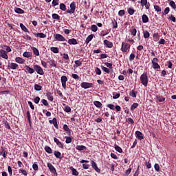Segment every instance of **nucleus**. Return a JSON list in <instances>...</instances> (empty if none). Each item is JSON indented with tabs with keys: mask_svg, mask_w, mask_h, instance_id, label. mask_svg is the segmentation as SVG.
<instances>
[{
	"mask_svg": "<svg viewBox=\"0 0 176 176\" xmlns=\"http://www.w3.org/2000/svg\"><path fill=\"white\" fill-rule=\"evenodd\" d=\"M32 50H33V54H34V56H39V50H38V48L33 47H32Z\"/></svg>",
	"mask_w": 176,
	"mask_h": 176,
	"instance_id": "obj_26",
	"label": "nucleus"
},
{
	"mask_svg": "<svg viewBox=\"0 0 176 176\" xmlns=\"http://www.w3.org/2000/svg\"><path fill=\"white\" fill-rule=\"evenodd\" d=\"M71 170L72 171V175H76V176L79 175V172H78V170H76V169H75L74 168L72 167Z\"/></svg>",
	"mask_w": 176,
	"mask_h": 176,
	"instance_id": "obj_34",
	"label": "nucleus"
},
{
	"mask_svg": "<svg viewBox=\"0 0 176 176\" xmlns=\"http://www.w3.org/2000/svg\"><path fill=\"white\" fill-rule=\"evenodd\" d=\"M23 57H26L27 58H29V57H31V52H25L23 54Z\"/></svg>",
	"mask_w": 176,
	"mask_h": 176,
	"instance_id": "obj_45",
	"label": "nucleus"
},
{
	"mask_svg": "<svg viewBox=\"0 0 176 176\" xmlns=\"http://www.w3.org/2000/svg\"><path fill=\"white\" fill-rule=\"evenodd\" d=\"M124 10H121L118 12V16H120V17H122V16H124Z\"/></svg>",
	"mask_w": 176,
	"mask_h": 176,
	"instance_id": "obj_57",
	"label": "nucleus"
},
{
	"mask_svg": "<svg viewBox=\"0 0 176 176\" xmlns=\"http://www.w3.org/2000/svg\"><path fill=\"white\" fill-rule=\"evenodd\" d=\"M157 61H159V59L157 58H154L152 60V65H153V68L154 69H160V65L159 63H157Z\"/></svg>",
	"mask_w": 176,
	"mask_h": 176,
	"instance_id": "obj_5",
	"label": "nucleus"
},
{
	"mask_svg": "<svg viewBox=\"0 0 176 176\" xmlns=\"http://www.w3.org/2000/svg\"><path fill=\"white\" fill-rule=\"evenodd\" d=\"M93 38H94V34H90L89 36H88L85 40V43H87V45H89V43H90V41H91Z\"/></svg>",
	"mask_w": 176,
	"mask_h": 176,
	"instance_id": "obj_19",
	"label": "nucleus"
},
{
	"mask_svg": "<svg viewBox=\"0 0 176 176\" xmlns=\"http://www.w3.org/2000/svg\"><path fill=\"white\" fill-rule=\"evenodd\" d=\"M47 167L51 173L53 174H57V170H56V168L51 163L47 164Z\"/></svg>",
	"mask_w": 176,
	"mask_h": 176,
	"instance_id": "obj_10",
	"label": "nucleus"
},
{
	"mask_svg": "<svg viewBox=\"0 0 176 176\" xmlns=\"http://www.w3.org/2000/svg\"><path fill=\"white\" fill-rule=\"evenodd\" d=\"M41 102L43 104V105H45V107H47V105H49V102H47V100L45 99L41 100Z\"/></svg>",
	"mask_w": 176,
	"mask_h": 176,
	"instance_id": "obj_59",
	"label": "nucleus"
},
{
	"mask_svg": "<svg viewBox=\"0 0 176 176\" xmlns=\"http://www.w3.org/2000/svg\"><path fill=\"white\" fill-rule=\"evenodd\" d=\"M34 101L35 104H39V101H41V98H39L38 96H36L34 98Z\"/></svg>",
	"mask_w": 176,
	"mask_h": 176,
	"instance_id": "obj_63",
	"label": "nucleus"
},
{
	"mask_svg": "<svg viewBox=\"0 0 176 176\" xmlns=\"http://www.w3.org/2000/svg\"><path fill=\"white\" fill-rule=\"evenodd\" d=\"M129 96H131V97H133L134 98H135V97H137V92H135V91H134V90H132L129 93Z\"/></svg>",
	"mask_w": 176,
	"mask_h": 176,
	"instance_id": "obj_43",
	"label": "nucleus"
},
{
	"mask_svg": "<svg viewBox=\"0 0 176 176\" xmlns=\"http://www.w3.org/2000/svg\"><path fill=\"white\" fill-rule=\"evenodd\" d=\"M142 23H148L149 21V18L146 14H143L142 16Z\"/></svg>",
	"mask_w": 176,
	"mask_h": 176,
	"instance_id": "obj_22",
	"label": "nucleus"
},
{
	"mask_svg": "<svg viewBox=\"0 0 176 176\" xmlns=\"http://www.w3.org/2000/svg\"><path fill=\"white\" fill-rule=\"evenodd\" d=\"M150 34H149V32L148 31H144V38H145V39L149 38Z\"/></svg>",
	"mask_w": 176,
	"mask_h": 176,
	"instance_id": "obj_52",
	"label": "nucleus"
},
{
	"mask_svg": "<svg viewBox=\"0 0 176 176\" xmlns=\"http://www.w3.org/2000/svg\"><path fill=\"white\" fill-rule=\"evenodd\" d=\"M52 19H54V20H60V16L57 14H53Z\"/></svg>",
	"mask_w": 176,
	"mask_h": 176,
	"instance_id": "obj_55",
	"label": "nucleus"
},
{
	"mask_svg": "<svg viewBox=\"0 0 176 176\" xmlns=\"http://www.w3.org/2000/svg\"><path fill=\"white\" fill-rule=\"evenodd\" d=\"M91 164L92 166V168H94L96 173H101V170L98 168V166H97V163H96L94 161H91Z\"/></svg>",
	"mask_w": 176,
	"mask_h": 176,
	"instance_id": "obj_9",
	"label": "nucleus"
},
{
	"mask_svg": "<svg viewBox=\"0 0 176 176\" xmlns=\"http://www.w3.org/2000/svg\"><path fill=\"white\" fill-rule=\"evenodd\" d=\"M115 149L119 153H122V152H123V150L122 149V148L120 146H118V145L115 146Z\"/></svg>",
	"mask_w": 176,
	"mask_h": 176,
	"instance_id": "obj_41",
	"label": "nucleus"
},
{
	"mask_svg": "<svg viewBox=\"0 0 176 176\" xmlns=\"http://www.w3.org/2000/svg\"><path fill=\"white\" fill-rule=\"evenodd\" d=\"M101 69H102V71L106 74H111V70L106 67L101 66Z\"/></svg>",
	"mask_w": 176,
	"mask_h": 176,
	"instance_id": "obj_32",
	"label": "nucleus"
},
{
	"mask_svg": "<svg viewBox=\"0 0 176 176\" xmlns=\"http://www.w3.org/2000/svg\"><path fill=\"white\" fill-rule=\"evenodd\" d=\"M19 174H22V175H24V176L28 175V171H27L26 170L23 169V168H20L19 170Z\"/></svg>",
	"mask_w": 176,
	"mask_h": 176,
	"instance_id": "obj_21",
	"label": "nucleus"
},
{
	"mask_svg": "<svg viewBox=\"0 0 176 176\" xmlns=\"http://www.w3.org/2000/svg\"><path fill=\"white\" fill-rule=\"evenodd\" d=\"M157 100L159 102H164V101H166V98L162 96H157Z\"/></svg>",
	"mask_w": 176,
	"mask_h": 176,
	"instance_id": "obj_30",
	"label": "nucleus"
},
{
	"mask_svg": "<svg viewBox=\"0 0 176 176\" xmlns=\"http://www.w3.org/2000/svg\"><path fill=\"white\" fill-rule=\"evenodd\" d=\"M134 9L133 8H129L128 9V13L131 15L133 16V14H134Z\"/></svg>",
	"mask_w": 176,
	"mask_h": 176,
	"instance_id": "obj_58",
	"label": "nucleus"
},
{
	"mask_svg": "<svg viewBox=\"0 0 176 176\" xmlns=\"http://www.w3.org/2000/svg\"><path fill=\"white\" fill-rule=\"evenodd\" d=\"M154 9H155V10H156V12H157V13H159V12H162V8H160L159 6H157V5H155L154 6Z\"/></svg>",
	"mask_w": 176,
	"mask_h": 176,
	"instance_id": "obj_46",
	"label": "nucleus"
},
{
	"mask_svg": "<svg viewBox=\"0 0 176 176\" xmlns=\"http://www.w3.org/2000/svg\"><path fill=\"white\" fill-rule=\"evenodd\" d=\"M15 61L16 63H18V64H24V63H25V60L21 57H16Z\"/></svg>",
	"mask_w": 176,
	"mask_h": 176,
	"instance_id": "obj_17",
	"label": "nucleus"
},
{
	"mask_svg": "<svg viewBox=\"0 0 176 176\" xmlns=\"http://www.w3.org/2000/svg\"><path fill=\"white\" fill-rule=\"evenodd\" d=\"M65 138L66 139V144H71L72 142V138L71 137L65 136Z\"/></svg>",
	"mask_w": 176,
	"mask_h": 176,
	"instance_id": "obj_42",
	"label": "nucleus"
},
{
	"mask_svg": "<svg viewBox=\"0 0 176 176\" xmlns=\"http://www.w3.org/2000/svg\"><path fill=\"white\" fill-rule=\"evenodd\" d=\"M95 72L97 75H101V69H100L98 67L95 69Z\"/></svg>",
	"mask_w": 176,
	"mask_h": 176,
	"instance_id": "obj_61",
	"label": "nucleus"
},
{
	"mask_svg": "<svg viewBox=\"0 0 176 176\" xmlns=\"http://www.w3.org/2000/svg\"><path fill=\"white\" fill-rule=\"evenodd\" d=\"M140 80L142 85L146 87L148 86V76L146 75V73H144L143 74L141 75L140 76Z\"/></svg>",
	"mask_w": 176,
	"mask_h": 176,
	"instance_id": "obj_1",
	"label": "nucleus"
},
{
	"mask_svg": "<svg viewBox=\"0 0 176 176\" xmlns=\"http://www.w3.org/2000/svg\"><path fill=\"white\" fill-rule=\"evenodd\" d=\"M60 81L62 83V87H63V89H67V82L68 81V78H67L65 76H63L60 78Z\"/></svg>",
	"mask_w": 176,
	"mask_h": 176,
	"instance_id": "obj_7",
	"label": "nucleus"
},
{
	"mask_svg": "<svg viewBox=\"0 0 176 176\" xmlns=\"http://www.w3.org/2000/svg\"><path fill=\"white\" fill-rule=\"evenodd\" d=\"M50 124H54L56 129H58V124H57V119L53 118L52 120H50Z\"/></svg>",
	"mask_w": 176,
	"mask_h": 176,
	"instance_id": "obj_15",
	"label": "nucleus"
},
{
	"mask_svg": "<svg viewBox=\"0 0 176 176\" xmlns=\"http://www.w3.org/2000/svg\"><path fill=\"white\" fill-rule=\"evenodd\" d=\"M25 69L26 70V72H28L29 74H34V72H35L34 69L31 68L28 65L25 66Z\"/></svg>",
	"mask_w": 176,
	"mask_h": 176,
	"instance_id": "obj_14",
	"label": "nucleus"
},
{
	"mask_svg": "<svg viewBox=\"0 0 176 176\" xmlns=\"http://www.w3.org/2000/svg\"><path fill=\"white\" fill-rule=\"evenodd\" d=\"M138 3H140L142 7L145 6L146 9L151 8V3L148 2V0H141L138 1Z\"/></svg>",
	"mask_w": 176,
	"mask_h": 176,
	"instance_id": "obj_6",
	"label": "nucleus"
},
{
	"mask_svg": "<svg viewBox=\"0 0 176 176\" xmlns=\"http://www.w3.org/2000/svg\"><path fill=\"white\" fill-rule=\"evenodd\" d=\"M104 45H105V46H107V47H113V43H112V42L108 41V40H104Z\"/></svg>",
	"mask_w": 176,
	"mask_h": 176,
	"instance_id": "obj_12",
	"label": "nucleus"
},
{
	"mask_svg": "<svg viewBox=\"0 0 176 176\" xmlns=\"http://www.w3.org/2000/svg\"><path fill=\"white\" fill-rule=\"evenodd\" d=\"M20 27H21V30L23 31H24V32H28V29H27V28L24 25V24L21 23Z\"/></svg>",
	"mask_w": 176,
	"mask_h": 176,
	"instance_id": "obj_37",
	"label": "nucleus"
},
{
	"mask_svg": "<svg viewBox=\"0 0 176 176\" xmlns=\"http://www.w3.org/2000/svg\"><path fill=\"white\" fill-rule=\"evenodd\" d=\"M76 149H77V151H85L86 150V146L83 145H78L76 146Z\"/></svg>",
	"mask_w": 176,
	"mask_h": 176,
	"instance_id": "obj_29",
	"label": "nucleus"
},
{
	"mask_svg": "<svg viewBox=\"0 0 176 176\" xmlns=\"http://www.w3.org/2000/svg\"><path fill=\"white\" fill-rule=\"evenodd\" d=\"M33 68L34 71H36V72L38 74V75H43L45 74V72H43V69H42V67L38 65H34L33 66Z\"/></svg>",
	"mask_w": 176,
	"mask_h": 176,
	"instance_id": "obj_3",
	"label": "nucleus"
},
{
	"mask_svg": "<svg viewBox=\"0 0 176 176\" xmlns=\"http://www.w3.org/2000/svg\"><path fill=\"white\" fill-rule=\"evenodd\" d=\"M4 126H5L6 129L10 130V125L9 124V122H8V121H6L4 122Z\"/></svg>",
	"mask_w": 176,
	"mask_h": 176,
	"instance_id": "obj_60",
	"label": "nucleus"
},
{
	"mask_svg": "<svg viewBox=\"0 0 176 176\" xmlns=\"http://www.w3.org/2000/svg\"><path fill=\"white\" fill-rule=\"evenodd\" d=\"M51 52H52L53 53H58V48L56 47H52L50 48Z\"/></svg>",
	"mask_w": 176,
	"mask_h": 176,
	"instance_id": "obj_44",
	"label": "nucleus"
},
{
	"mask_svg": "<svg viewBox=\"0 0 176 176\" xmlns=\"http://www.w3.org/2000/svg\"><path fill=\"white\" fill-rule=\"evenodd\" d=\"M8 171L9 173L10 176L13 175V171H12V167L10 166H8Z\"/></svg>",
	"mask_w": 176,
	"mask_h": 176,
	"instance_id": "obj_54",
	"label": "nucleus"
},
{
	"mask_svg": "<svg viewBox=\"0 0 176 176\" xmlns=\"http://www.w3.org/2000/svg\"><path fill=\"white\" fill-rule=\"evenodd\" d=\"M34 90H36V91H41V90H42V86L38 84H36L34 85Z\"/></svg>",
	"mask_w": 176,
	"mask_h": 176,
	"instance_id": "obj_38",
	"label": "nucleus"
},
{
	"mask_svg": "<svg viewBox=\"0 0 176 176\" xmlns=\"http://www.w3.org/2000/svg\"><path fill=\"white\" fill-rule=\"evenodd\" d=\"M70 9L75 12V10L76 9V4L75 3V1L71 3Z\"/></svg>",
	"mask_w": 176,
	"mask_h": 176,
	"instance_id": "obj_25",
	"label": "nucleus"
},
{
	"mask_svg": "<svg viewBox=\"0 0 176 176\" xmlns=\"http://www.w3.org/2000/svg\"><path fill=\"white\" fill-rule=\"evenodd\" d=\"M91 31H93V32H97V31L98 30V28L96 25H92L91 26Z\"/></svg>",
	"mask_w": 176,
	"mask_h": 176,
	"instance_id": "obj_39",
	"label": "nucleus"
},
{
	"mask_svg": "<svg viewBox=\"0 0 176 176\" xmlns=\"http://www.w3.org/2000/svg\"><path fill=\"white\" fill-rule=\"evenodd\" d=\"M54 141L55 143H56V145H58V146L59 148H61V149H63V148H64L63 143H61V142H60V140H58V139H57L56 138H54Z\"/></svg>",
	"mask_w": 176,
	"mask_h": 176,
	"instance_id": "obj_13",
	"label": "nucleus"
},
{
	"mask_svg": "<svg viewBox=\"0 0 176 176\" xmlns=\"http://www.w3.org/2000/svg\"><path fill=\"white\" fill-rule=\"evenodd\" d=\"M154 168L155 171H157V172L160 171V165H159V164H155Z\"/></svg>",
	"mask_w": 176,
	"mask_h": 176,
	"instance_id": "obj_49",
	"label": "nucleus"
},
{
	"mask_svg": "<svg viewBox=\"0 0 176 176\" xmlns=\"http://www.w3.org/2000/svg\"><path fill=\"white\" fill-rule=\"evenodd\" d=\"M57 5H58V0H53L52 6H57Z\"/></svg>",
	"mask_w": 176,
	"mask_h": 176,
	"instance_id": "obj_64",
	"label": "nucleus"
},
{
	"mask_svg": "<svg viewBox=\"0 0 176 176\" xmlns=\"http://www.w3.org/2000/svg\"><path fill=\"white\" fill-rule=\"evenodd\" d=\"M170 5L171 8H173V9H176V5H175V2H174V1H170Z\"/></svg>",
	"mask_w": 176,
	"mask_h": 176,
	"instance_id": "obj_56",
	"label": "nucleus"
},
{
	"mask_svg": "<svg viewBox=\"0 0 176 176\" xmlns=\"http://www.w3.org/2000/svg\"><path fill=\"white\" fill-rule=\"evenodd\" d=\"M82 89H90L93 87V83L83 82L80 84Z\"/></svg>",
	"mask_w": 176,
	"mask_h": 176,
	"instance_id": "obj_8",
	"label": "nucleus"
},
{
	"mask_svg": "<svg viewBox=\"0 0 176 176\" xmlns=\"http://www.w3.org/2000/svg\"><path fill=\"white\" fill-rule=\"evenodd\" d=\"M45 151L47 153H53V151L52 150V148L50 147H49V146H46L45 147Z\"/></svg>",
	"mask_w": 176,
	"mask_h": 176,
	"instance_id": "obj_36",
	"label": "nucleus"
},
{
	"mask_svg": "<svg viewBox=\"0 0 176 176\" xmlns=\"http://www.w3.org/2000/svg\"><path fill=\"white\" fill-rule=\"evenodd\" d=\"M104 65H106V67H107V68H109L110 69H112L113 67V64L112 63H109L108 62L104 63Z\"/></svg>",
	"mask_w": 176,
	"mask_h": 176,
	"instance_id": "obj_53",
	"label": "nucleus"
},
{
	"mask_svg": "<svg viewBox=\"0 0 176 176\" xmlns=\"http://www.w3.org/2000/svg\"><path fill=\"white\" fill-rule=\"evenodd\" d=\"M9 68L10 69H17L19 67V65L17 63H11L10 65H8Z\"/></svg>",
	"mask_w": 176,
	"mask_h": 176,
	"instance_id": "obj_18",
	"label": "nucleus"
},
{
	"mask_svg": "<svg viewBox=\"0 0 176 176\" xmlns=\"http://www.w3.org/2000/svg\"><path fill=\"white\" fill-rule=\"evenodd\" d=\"M54 39L56 41H58L59 42H65L67 41V39L60 34H55Z\"/></svg>",
	"mask_w": 176,
	"mask_h": 176,
	"instance_id": "obj_4",
	"label": "nucleus"
},
{
	"mask_svg": "<svg viewBox=\"0 0 176 176\" xmlns=\"http://www.w3.org/2000/svg\"><path fill=\"white\" fill-rule=\"evenodd\" d=\"M135 135L138 140H144V136L142 135V133L140 131H137L135 132Z\"/></svg>",
	"mask_w": 176,
	"mask_h": 176,
	"instance_id": "obj_16",
	"label": "nucleus"
},
{
	"mask_svg": "<svg viewBox=\"0 0 176 176\" xmlns=\"http://www.w3.org/2000/svg\"><path fill=\"white\" fill-rule=\"evenodd\" d=\"M60 10H63L65 12V10H67V6H65V4H64V3H60Z\"/></svg>",
	"mask_w": 176,
	"mask_h": 176,
	"instance_id": "obj_47",
	"label": "nucleus"
},
{
	"mask_svg": "<svg viewBox=\"0 0 176 176\" xmlns=\"http://www.w3.org/2000/svg\"><path fill=\"white\" fill-rule=\"evenodd\" d=\"M64 111H65L67 113H69L71 112V107L69 106H66Z\"/></svg>",
	"mask_w": 176,
	"mask_h": 176,
	"instance_id": "obj_62",
	"label": "nucleus"
},
{
	"mask_svg": "<svg viewBox=\"0 0 176 176\" xmlns=\"http://www.w3.org/2000/svg\"><path fill=\"white\" fill-rule=\"evenodd\" d=\"M69 45H78V41L75 38H71L68 40Z\"/></svg>",
	"mask_w": 176,
	"mask_h": 176,
	"instance_id": "obj_20",
	"label": "nucleus"
},
{
	"mask_svg": "<svg viewBox=\"0 0 176 176\" xmlns=\"http://www.w3.org/2000/svg\"><path fill=\"white\" fill-rule=\"evenodd\" d=\"M130 47H131V45L129 44V43L122 42L121 52H123L124 53H127V50H129Z\"/></svg>",
	"mask_w": 176,
	"mask_h": 176,
	"instance_id": "obj_2",
	"label": "nucleus"
},
{
	"mask_svg": "<svg viewBox=\"0 0 176 176\" xmlns=\"http://www.w3.org/2000/svg\"><path fill=\"white\" fill-rule=\"evenodd\" d=\"M46 96H47V99L49 100V101H53V96H52V93L47 92L46 94Z\"/></svg>",
	"mask_w": 176,
	"mask_h": 176,
	"instance_id": "obj_33",
	"label": "nucleus"
},
{
	"mask_svg": "<svg viewBox=\"0 0 176 176\" xmlns=\"http://www.w3.org/2000/svg\"><path fill=\"white\" fill-rule=\"evenodd\" d=\"M138 107V103H133L131 107V111H134Z\"/></svg>",
	"mask_w": 176,
	"mask_h": 176,
	"instance_id": "obj_50",
	"label": "nucleus"
},
{
	"mask_svg": "<svg viewBox=\"0 0 176 176\" xmlns=\"http://www.w3.org/2000/svg\"><path fill=\"white\" fill-rule=\"evenodd\" d=\"M94 104L97 108H102V103L100 101H95L94 102Z\"/></svg>",
	"mask_w": 176,
	"mask_h": 176,
	"instance_id": "obj_24",
	"label": "nucleus"
},
{
	"mask_svg": "<svg viewBox=\"0 0 176 176\" xmlns=\"http://www.w3.org/2000/svg\"><path fill=\"white\" fill-rule=\"evenodd\" d=\"M0 56L2 58H5V60H8L9 58V56L6 54V51L3 50H0Z\"/></svg>",
	"mask_w": 176,
	"mask_h": 176,
	"instance_id": "obj_11",
	"label": "nucleus"
},
{
	"mask_svg": "<svg viewBox=\"0 0 176 176\" xmlns=\"http://www.w3.org/2000/svg\"><path fill=\"white\" fill-rule=\"evenodd\" d=\"M14 10H15V12L18 13L19 14H24V11L23 10V9L20 8H15Z\"/></svg>",
	"mask_w": 176,
	"mask_h": 176,
	"instance_id": "obj_23",
	"label": "nucleus"
},
{
	"mask_svg": "<svg viewBox=\"0 0 176 176\" xmlns=\"http://www.w3.org/2000/svg\"><path fill=\"white\" fill-rule=\"evenodd\" d=\"M54 156L57 159H62L63 157H61V153L60 151H54Z\"/></svg>",
	"mask_w": 176,
	"mask_h": 176,
	"instance_id": "obj_31",
	"label": "nucleus"
},
{
	"mask_svg": "<svg viewBox=\"0 0 176 176\" xmlns=\"http://www.w3.org/2000/svg\"><path fill=\"white\" fill-rule=\"evenodd\" d=\"M130 32L131 35H133V36H135L137 35V29L135 28L131 29Z\"/></svg>",
	"mask_w": 176,
	"mask_h": 176,
	"instance_id": "obj_40",
	"label": "nucleus"
},
{
	"mask_svg": "<svg viewBox=\"0 0 176 176\" xmlns=\"http://www.w3.org/2000/svg\"><path fill=\"white\" fill-rule=\"evenodd\" d=\"M35 35L37 38H46V34L43 33H36Z\"/></svg>",
	"mask_w": 176,
	"mask_h": 176,
	"instance_id": "obj_35",
	"label": "nucleus"
},
{
	"mask_svg": "<svg viewBox=\"0 0 176 176\" xmlns=\"http://www.w3.org/2000/svg\"><path fill=\"white\" fill-rule=\"evenodd\" d=\"M153 41L155 42H157V41H159V38H160L159 33H154L153 35Z\"/></svg>",
	"mask_w": 176,
	"mask_h": 176,
	"instance_id": "obj_27",
	"label": "nucleus"
},
{
	"mask_svg": "<svg viewBox=\"0 0 176 176\" xmlns=\"http://www.w3.org/2000/svg\"><path fill=\"white\" fill-rule=\"evenodd\" d=\"M28 120L29 123L31 124V114L30 113V111H28L26 113Z\"/></svg>",
	"mask_w": 176,
	"mask_h": 176,
	"instance_id": "obj_48",
	"label": "nucleus"
},
{
	"mask_svg": "<svg viewBox=\"0 0 176 176\" xmlns=\"http://www.w3.org/2000/svg\"><path fill=\"white\" fill-rule=\"evenodd\" d=\"M63 130H65V131H67V134H71V129H69V128L68 127V125L64 124Z\"/></svg>",
	"mask_w": 176,
	"mask_h": 176,
	"instance_id": "obj_28",
	"label": "nucleus"
},
{
	"mask_svg": "<svg viewBox=\"0 0 176 176\" xmlns=\"http://www.w3.org/2000/svg\"><path fill=\"white\" fill-rule=\"evenodd\" d=\"M112 25L113 28H118V22L116 21V20H112Z\"/></svg>",
	"mask_w": 176,
	"mask_h": 176,
	"instance_id": "obj_51",
	"label": "nucleus"
}]
</instances>
